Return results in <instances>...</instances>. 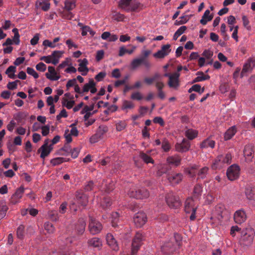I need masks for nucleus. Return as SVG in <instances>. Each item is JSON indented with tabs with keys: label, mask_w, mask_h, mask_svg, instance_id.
Instances as JSON below:
<instances>
[{
	"label": "nucleus",
	"mask_w": 255,
	"mask_h": 255,
	"mask_svg": "<svg viewBox=\"0 0 255 255\" xmlns=\"http://www.w3.org/2000/svg\"><path fill=\"white\" fill-rule=\"evenodd\" d=\"M203 191V187L202 185L197 184H196L193 189V199L198 200L200 198Z\"/></svg>",
	"instance_id": "24"
},
{
	"label": "nucleus",
	"mask_w": 255,
	"mask_h": 255,
	"mask_svg": "<svg viewBox=\"0 0 255 255\" xmlns=\"http://www.w3.org/2000/svg\"><path fill=\"white\" fill-rule=\"evenodd\" d=\"M162 148L165 152L168 151L171 148L169 142L166 138L162 141Z\"/></svg>",
	"instance_id": "58"
},
{
	"label": "nucleus",
	"mask_w": 255,
	"mask_h": 255,
	"mask_svg": "<svg viewBox=\"0 0 255 255\" xmlns=\"http://www.w3.org/2000/svg\"><path fill=\"white\" fill-rule=\"evenodd\" d=\"M210 11L209 10L207 9L205 10L201 19L200 21L202 24L206 25L208 21H210L213 19V15H210Z\"/></svg>",
	"instance_id": "35"
},
{
	"label": "nucleus",
	"mask_w": 255,
	"mask_h": 255,
	"mask_svg": "<svg viewBox=\"0 0 255 255\" xmlns=\"http://www.w3.org/2000/svg\"><path fill=\"white\" fill-rule=\"evenodd\" d=\"M131 0H121L119 1V6L127 12H129L130 3Z\"/></svg>",
	"instance_id": "41"
},
{
	"label": "nucleus",
	"mask_w": 255,
	"mask_h": 255,
	"mask_svg": "<svg viewBox=\"0 0 255 255\" xmlns=\"http://www.w3.org/2000/svg\"><path fill=\"white\" fill-rule=\"evenodd\" d=\"M237 132V128L234 126L230 128L224 133L225 140H230Z\"/></svg>",
	"instance_id": "33"
},
{
	"label": "nucleus",
	"mask_w": 255,
	"mask_h": 255,
	"mask_svg": "<svg viewBox=\"0 0 255 255\" xmlns=\"http://www.w3.org/2000/svg\"><path fill=\"white\" fill-rule=\"evenodd\" d=\"M24 192V188L23 186H20L17 188L14 193L11 196L10 199V203L15 205L20 202Z\"/></svg>",
	"instance_id": "10"
},
{
	"label": "nucleus",
	"mask_w": 255,
	"mask_h": 255,
	"mask_svg": "<svg viewBox=\"0 0 255 255\" xmlns=\"http://www.w3.org/2000/svg\"><path fill=\"white\" fill-rule=\"evenodd\" d=\"M86 227V221L84 218L79 219L78 224L76 225V229L78 234L82 235L85 231Z\"/></svg>",
	"instance_id": "28"
},
{
	"label": "nucleus",
	"mask_w": 255,
	"mask_h": 255,
	"mask_svg": "<svg viewBox=\"0 0 255 255\" xmlns=\"http://www.w3.org/2000/svg\"><path fill=\"white\" fill-rule=\"evenodd\" d=\"M180 20H176L175 21L174 25H180L181 24H183L187 22V21L189 19V17L188 15H183L180 17Z\"/></svg>",
	"instance_id": "50"
},
{
	"label": "nucleus",
	"mask_w": 255,
	"mask_h": 255,
	"mask_svg": "<svg viewBox=\"0 0 255 255\" xmlns=\"http://www.w3.org/2000/svg\"><path fill=\"white\" fill-rule=\"evenodd\" d=\"M12 31L14 33V36H13V41L15 44L18 45L20 42V40H19L20 35L18 33V29L16 28H14L12 29Z\"/></svg>",
	"instance_id": "56"
},
{
	"label": "nucleus",
	"mask_w": 255,
	"mask_h": 255,
	"mask_svg": "<svg viewBox=\"0 0 255 255\" xmlns=\"http://www.w3.org/2000/svg\"><path fill=\"white\" fill-rule=\"evenodd\" d=\"M192 90L199 93L200 94H202L204 91V88L201 89V87L200 85L195 84L192 86Z\"/></svg>",
	"instance_id": "63"
},
{
	"label": "nucleus",
	"mask_w": 255,
	"mask_h": 255,
	"mask_svg": "<svg viewBox=\"0 0 255 255\" xmlns=\"http://www.w3.org/2000/svg\"><path fill=\"white\" fill-rule=\"evenodd\" d=\"M140 5V3L135 0H131L129 6V11H134L137 9Z\"/></svg>",
	"instance_id": "48"
},
{
	"label": "nucleus",
	"mask_w": 255,
	"mask_h": 255,
	"mask_svg": "<svg viewBox=\"0 0 255 255\" xmlns=\"http://www.w3.org/2000/svg\"><path fill=\"white\" fill-rule=\"evenodd\" d=\"M103 229L102 224L94 218L89 216L88 230L91 234L97 235L101 232Z\"/></svg>",
	"instance_id": "5"
},
{
	"label": "nucleus",
	"mask_w": 255,
	"mask_h": 255,
	"mask_svg": "<svg viewBox=\"0 0 255 255\" xmlns=\"http://www.w3.org/2000/svg\"><path fill=\"white\" fill-rule=\"evenodd\" d=\"M78 61L80 62V63L79 64V67L78 68V71L80 72H82V75L83 76L86 75L89 71V69L87 67V65L88 64L87 59L86 58H84L82 60L79 59Z\"/></svg>",
	"instance_id": "21"
},
{
	"label": "nucleus",
	"mask_w": 255,
	"mask_h": 255,
	"mask_svg": "<svg viewBox=\"0 0 255 255\" xmlns=\"http://www.w3.org/2000/svg\"><path fill=\"white\" fill-rule=\"evenodd\" d=\"M240 168L236 165L233 164L230 166L227 171V176L230 180L233 181L237 179L239 176Z\"/></svg>",
	"instance_id": "7"
},
{
	"label": "nucleus",
	"mask_w": 255,
	"mask_h": 255,
	"mask_svg": "<svg viewBox=\"0 0 255 255\" xmlns=\"http://www.w3.org/2000/svg\"><path fill=\"white\" fill-rule=\"evenodd\" d=\"M63 53L64 52L62 51H54L50 55L52 59L53 64L56 65L59 62V59L62 56Z\"/></svg>",
	"instance_id": "36"
},
{
	"label": "nucleus",
	"mask_w": 255,
	"mask_h": 255,
	"mask_svg": "<svg viewBox=\"0 0 255 255\" xmlns=\"http://www.w3.org/2000/svg\"><path fill=\"white\" fill-rule=\"evenodd\" d=\"M36 6L37 8H41L43 11H48L50 8L49 0H37Z\"/></svg>",
	"instance_id": "25"
},
{
	"label": "nucleus",
	"mask_w": 255,
	"mask_h": 255,
	"mask_svg": "<svg viewBox=\"0 0 255 255\" xmlns=\"http://www.w3.org/2000/svg\"><path fill=\"white\" fill-rule=\"evenodd\" d=\"M209 168L205 166L198 170V166L196 165H194L190 167L185 168V171L190 176L192 177H195L196 175L198 176V178L204 179L206 178L207 174L208 173Z\"/></svg>",
	"instance_id": "1"
},
{
	"label": "nucleus",
	"mask_w": 255,
	"mask_h": 255,
	"mask_svg": "<svg viewBox=\"0 0 255 255\" xmlns=\"http://www.w3.org/2000/svg\"><path fill=\"white\" fill-rule=\"evenodd\" d=\"M134 104L130 101L125 100L123 103L122 109H131L134 108Z\"/></svg>",
	"instance_id": "49"
},
{
	"label": "nucleus",
	"mask_w": 255,
	"mask_h": 255,
	"mask_svg": "<svg viewBox=\"0 0 255 255\" xmlns=\"http://www.w3.org/2000/svg\"><path fill=\"white\" fill-rule=\"evenodd\" d=\"M161 77V75L160 74L158 73H155L153 76L151 77H146L144 79V82L147 85H151L154 82H155V85L156 84V82L159 81L158 80Z\"/></svg>",
	"instance_id": "30"
},
{
	"label": "nucleus",
	"mask_w": 255,
	"mask_h": 255,
	"mask_svg": "<svg viewBox=\"0 0 255 255\" xmlns=\"http://www.w3.org/2000/svg\"><path fill=\"white\" fill-rule=\"evenodd\" d=\"M130 98L133 100L139 101L143 99V96L140 92H135L131 95Z\"/></svg>",
	"instance_id": "61"
},
{
	"label": "nucleus",
	"mask_w": 255,
	"mask_h": 255,
	"mask_svg": "<svg viewBox=\"0 0 255 255\" xmlns=\"http://www.w3.org/2000/svg\"><path fill=\"white\" fill-rule=\"evenodd\" d=\"M128 195L137 199L147 198L149 196L148 191L144 188L140 189L130 188L128 192Z\"/></svg>",
	"instance_id": "4"
},
{
	"label": "nucleus",
	"mask_w": 255,
	"mask_h": 255,
	"mask_svg": "<svg viewBox=\"0 0 255 255\" xmlns=\"http://www.w3.org/2000/svg\"><path fill=\"white\" fill-rule=\"evenodd\" d=\"M167 178L172 184H177L182 180L183 175L180 173H172L167 175Z\"/></svg>",
	"instance_id": "17"
},
{
	"label": "nucleus",
	"mask_w": 255,
	"mask_h": 255,
	"mask_svg": "<svg viewBox=\"0 0 255 255\" xmlns=\"http://www.w3.org/2000/svg\"><path fill=\"white\" fill-rule=\"evenodd\" d=\"M135 47H133L132 49L128 50L125 48L124 47H121L120 48L119 55L120 56H123L125 53H127L129 54H131L133 53Z\"/></svg>",
	"instance_id": "55"
},
{
	"label": "nucleus",
	"mask_w": 255,
	"mask_h": 255,
	"mask_svg": "<svg viewBox=\"0 0 255 255\" xmlns=\"http://www.w3.org/2000/svg\"><path fill=\"white\" fill-rule=\"evenodd\" d=\"M106 240L107 244L113 250L115 251L119 250V247L117 242L112 234H107L106 236Z\"/></svg>",
	"instance_id": "18"
},
{
	"label": "nucleus",
	"mask_w": 255,
	"mask_h": 255,
	"mask_svg": "<svg viewBox=\"0 0 255 255\" xmlns=\"http://www.w3.org/2000/svg\"><path fill=\"white\" fill-rule=\"evenodd\" d=\"M215 141L211 140L209 138H207L201 142L200 144V147L201 148H207L210 147L212 148H213L215 146Z\"/></svg>",
	"instance_id": "38"
},
{
	"label": "nucleus",
	"mask_w": 255,
	"mask_h": 255,
	"mask_svg": "<svg viewBox=\"0 0 255 255\" xmlns=\"http://www.w3.org/2000/svg\"><path fill=\"white\" fill-rule=\"evenodd\" d=\"M50 219L53 221H57L59 219L57 212L55 211H50L48 213Z\"/></svg>",
	"instance_id": "60"
},
{
	"label": "nucleus",
	"mask_w": 255,
	"mask_h": 255,
	"mask_svg": "<svg viewBox=\"0 0 255 255\" xmlns=\"http://www.w3.org/2000/svg\"><path fill=\"white\" fill-rule=\"evenodd\" d=\"M180 74L178 72L172 73V76L169 77L168 85L171 88L177 89L179 86Z\"/></svg>",
	"instance_id": "14"
},
{
	"label": "nucleus",
	"mask_w": 255,
	"mask_h": 255,
	"mask_svg": "<svg viewBox=\"0 0 255 255\" xmlns=\"http://www.w3.org/2000/svg\"><path fill=\"white\" fill-rule=\"evenodd\" d=\"M181 160V157L177 154L169 156L166 159V161L168 164L172 165L175 167L180 165Z\"/></svg>",
	"instance_id": "19"
},
{
	"label": "nucleus",
	"mask_w": 255,
	"mask_h": 255,
	"mask_svg": "<svg viewBox=\"0 0 255 255\" xmlns=\"http://www.w3.org/2000/svg\"><path fill=\"white\" fill-rule=\"evenodd\" d=\"M8 210L5 200H0V220L4 218Z\"/></svg>",
	"instance_id": "27"
},
{
	"label": "nucleus",
	"mask_w": 255,
	"mask_h": 255,
	"mask_svg": "<svg viewBox=\"0 0 255 255\" xmlns=\"http://www.w3.org/2000/svg\"><path fill=\"white\" fill-rule=\"evenodd\" d=\"M77 203L82 206L85 207L88 203V199L85 195L78 194L76 196Z\"/></svg>",
	"instance_id": "37"
},
{
	"label": "nucleus",
	"mask_w": 255,
	"mask_h": 255,
	"mask_svg": "<svg viewBox=\"0 0 255 255\" xmlns=\"http://www.w3.org/2000/svg\"><path fill=\"white\" fill-rule=\"evenodd\" d=\"M161 77V75L160 74L158 73H155L153 76L151 77H146L144 79V82L147 85H151L154 82H155V85L156 84V82L159 81L158 80Z\"/></svg>",
	"instance_id": "31"
},
{
	"label": "nucleus",
	"mask_w": 255,
	"mask_h": 255,
	"mask_svg": "<svg viewBox=\"0 0 255 255\" xmlns=\"http://www.w3.org/2000/svg\"><path fill=\"white\" fill-rule=\"evenodd\" d=\"M26 116L27 115L24 113H18L15 115L14 118L17 122H20L25 118Z\"/></svg>",
	"instance_id": "64"
},
{
	"label": "nucleus",
	"mask_w": 255,
	"mask_h": 255,
	"mask_svg": "<svg viewBox=\"0 0 255 255\" xmlns=\"http://www.w3.org/2000/svg\"><path fill=\"white\" fill-rule=\"evenodd\" d=\"M75 104V101L71 100L68 101L67 99H64L62 102L63 106H65L68 109H71Z\"/></svg>",
	"instance_id": "59"
},
{
	"label": "nucleus",
	"mask_w": 255,
	"mask_h": 255,
	"mask_svg": "<svg viewBox=\"0 0 255 255\" xmlns=\"http://www.w3.org/2000/svg\"><path fill=\"white\" fill-rule=\"evenodd\" d=\"M66 158L57 157L51 160L50 163L53 165L56 166L66 161Z\"/></svg>",
	"instance_id": "52"
},
{
	"label": "nucleus",
	"mask_w": 255,
	"mask_h": 255,
	"mask_svg": "<svg viewBox=\"0 0 255 255\" xmlns=\"http://www.w3.org/2000/svg\"><path fill=\"white\" fill-rule=\"evenodd\" d=\"M48 73L45 74L46 78L51 81H56L59 79L60 76L57 75L56 72L54 67L52 66H49L48 67Z\"/></svg>",
	"instance_id": "23"
},
{
	"label": "nucleus",
	"mask_w": 255,
	"mask_h": 255,
	"mask_svg": "<svg viewBox=\"0 0 255 255\" xmlns=\"http://www.w3.org/2000/svg\"><path fill=\"white\" fill-rule=\"evenodd\" d=\"M24 226L22 225H20L17 228L16 230V235L18 238L21 239L24 237Z\"/></svg>",
	"instance_id": "54"
},
{
	"label": "nucleus",
	"mask_w": 255,
	"mask_h": 255,
	"mask_svg": "<svg viewBox=\"0 0 255 255\" xmlns=\"http://www.w3.org/2000/svg\"><path fill=\"white\" fill-rule=\"evenodd\" d=\"M143 240V236L139 232L137 233L133 239L132 243L131 253L132 255H134L139 250L141 242Z\"/></svg>",
	"instance_id": "8"
},
{
	"label": "nucleus",
	"mask_w": 255,
	"mask_h": 255,
	"mask_svg": "<svg viewBox=\"0 0 255 255\" xmlns=\"http://www.w3.org/2000/svg\"><path fill=\"white\" fill-rule=\"evenodd\" d=\"M143 59L140 57L134 59L130 63V67L132 69H135L142 64Z\"/></svg>",
	"instance_id": "44"
},
{
	"label": "nucleus",
	"mask_w": 255,
	"mask_h": 255,
	"mask_svg": "<svg viewBox=\"0 0 255 255\" xmlns=\"http://www.w3.org/2000/svg\"><path fill=\"white\" fill-rule=\"evenodd\" d=\"M146 221V215L143 212H139L136 213L133 217V222L137 227H142Z\"/></svg>",
	"instance_id": "9"
},
{
	"label": "nucleus",
	"mask_w": 255,
	"mask_h": 255,
	"mask_svg": "<svg viewBox=\"0 0 255 255\" xmlns=\"http://www.w3.org/2000/svg\"><path fill=\"white\" fill-rule=\"evenodd\" d=\"M45 145H42L38 150V152L41 151L40 156L43 159L47 156L52 150V145H50V147H45Z\"/></svg>",
	"instance_id": "26"
},
{
	"label": "nucleus",
	"mask_w": 255,
	"mask_h": 255,
	"mask_svg": "<svg viewBox=\"0 0 255 255\" xmlns=\"http://www.w3.org/2000/svg\"><path fill=\"white\" fill-rule=\"evenodd\" d=\"M119 214L118 212H114L111 215V223L114 227H118L119 223Z\"/></svg>",
	"instance_id": "42"
},
{
	"label": "nucleus",
	"mask_w": 255,
	"mask_h": 255,
	"mask_svg": "<svg viewBox=\"0 0 255 255\" xmlns=\"http://www.w3.org/2000/svg\"><path fill=\"white\" fill-rule=\"evenodd\" d=\"M196 209L194 207V200L192 197L188 198L185 202V211L186 213H190L193 210Z\"/></svg>",
	"instance_id": "22"
},
{
	"label": "nucleus",
	"mask_w": 255,
	"mask_h": 255,
	"mask_svg": "<svg viewBox=\"0 0 255 255\" xmlns=\"http://www.w3.org/2000/svg\"><path fill=\"white\" fill-rule=\"evenodd\" d=\"M52 255H69V254L66 247H63L62 245V248L60 249V251L52 252Z\"/></svg>",
	"instance_id": "57"
},
{
	"label": "nucleus",
	"mask_w": 255,
	"mask_h": 255,
	"mask_svg": "<svg viewBox=\"0 0 255 255\" xmlns=\"http://www.w3.org/2000/svg\"><path fill=\"white\" fill-rule=\"evenodd\" d=\"M176 247L177 246L173 244L172 242H168L162 246L161 251L165 254H170L175 251Z\"/></svg>",
	"instance_id": "20"
},
{
	"label": "nucleus",
	"mask_w": 255,
	"mask_h": 255,
	"mask_svg": "<svg viewBox=\"0 0 255 255\" xmlns=\"http://www.w3.org/2000/svg\"><path fill=\"white\" fill-rule=\"evenodd\" d=\"M196 75L198 76L193 81L192 83L199 82L205 80H209L210 77L208 75H205L203 72H197Z\"/></svg>",
	"instance_id": "34"
},
{
	"label": "nucleus",
	"mask_w": 255,
	"mask_h": 255,
	"mask_svg": "<svg viewBox=\"0 0 255 255\" xmlns=\"http://www.w3.org/2000/svg\"><path fill=\"white\" fill-rule=\"evenodd\" d=\"M255 67V59L249 58L244 65L242 71L241 73V78L245 76L247 73L251 72Z\"/></svg>",
	"instance_id": "11"
},
{
	"label": "nucleus",
	"mask_w": 255,
	"mask_h": 255,
	"mask_svg": "<svg viewBox=\"0 0 255 255\" xmlns=\"http://www.w3.org/2000/svg\"><path fill=\"white\" fill-rule=\"evenodd\" d=\"M198 131L193 129H188L185 131V136L190 140H192L198 135Z\"/></svg>",
	"instance_id": "39"
},
{
	"label": "nucleus",
	"mask_w": 255,
	"mask_h": 255,
	"mask_svg": "<svg viewBox=\"0 0 255 255\" xmlns=\"http://www.w3.org/2000/svg\"><path fill=\"white\" fill-rule=\"evenodd\" d=\"M164 87V84L162 81L156 82L155 87L158 91V97L160 99H164L165 97V93L162 91V89Z\"/></svg>",
	"instance_id": "29"
},
{
	"label": "nucleus",
	"mask_w": 255,
	"mask_h": 255,
	"mask_svg": "<svg viewBox=\"0 0 255 255\" xmlns=\"http://www.w3.org/2000/svg\"><path fill=\"white\" fill-rule=\"evenodd\" d=\"M244 155L247 162L252 161L254 156V145L252 144H248L245 146Z\"/></svg>",
	"instance_id": "13"
},
{
	"label": "nucleus",
	"mask_w": 255,
	"mask_h": 255,
	"mask_svg": "<svg viewBox=\"0 0 255 255\" xmlns=\"http://www.w3.org/2000/svg\"><path fill=\"white\" fill-rule=\"evenodd\" d=\"M108 128L107 127L105 126H100L98 128L96 133L98 134V135L102 137L103 135L108 131Z\"/></svg>",
	"instance_id": "53"
},
{
	"label": "nucleus",
	"mask_w": 255,
	"mask_h": 255,
	"mask_svg": "<svg viewBox=\"0 0 255 255\" xmlns=\"http://www.w3.org/2000/svg\"><path fill=\"white\" fill-rule=\"evenodd\" d=\"M112 205V201L109 197H104L101 202V206L104 209H107Z\"/></svg>",
	"instance_id": "43"
},
{
	"label": "nucleus",
	"mask_w": 255,
	"mask_h": 255,
	"mask_svg": "<svg viewBox=\"0 0 255 255\" xmlns=\"http://www.w3.org/2000/svg\"><path fill=\"white\" fill-rule=\"evenodd\" d=\"M139 157L142 159L146 163H153L154 160L151 158L150 156L147 154L141 152L139 154Z\"/></svg>",
	"instance_id": "46"
},
{
	"label": "nucleus",
	"mask_w": 255,
	"mask_h": 255,
	"mask_svg": "<svg viewBox=\"0 0 255 255\" xmlns=\"http://www.w3.org/2000/svg\"><path fill=\"white\" fill-rule=\"evenodd\" d=\"M76 0H66L65 1L64 8L65 10L71 11L76 7Z\"/></svg>",
	"instance_id": "40"
},
{
	"label": "nucleus",
	"mask_w": 255,
	"mask_h": 255,
	"mask_svg": "<svg viewBox=\"0 0 255 255\" xmlns=\"http://www.w3.org/2000/svg\"><path fill=\"white\" fill-rule=\"evenodd\" d=\"M190 147V142L184 138L181 143H177L175 144V149L179 152H184L188 151Z\"/></svg>",
	"instance_id": "15"
},
{
	"label": "nucleus",
	"mask_w": 255,
	"mask_h": 255,
	"mask_svg": "<svg viewBox=\"0 0 255 255\" xmlns=\"http://www.w3.org/2000/svg\"><path fill=\"white\" fill-rule=\"evenodd\" d=\"M44 227L49 234H52L55 231V228L53 225L49 222L44 223Z\"/></svg>",
	"instance_id": "51"
},
{
	"label": "nucleus",
	"mask_w": 255,
	"mask_h": 255,
	"mask_svg": "<svg viewBox=\"0 0 255 255\" xmlns=\"http://www.w3.org/2000/svg\"><path fill=\"white\" fill-rule=\"evenodd\" d=\"M166 202L171 208L177 209L181 206V202L178 196L173 193H168L165 197Z\"/></svg>",
	"instance_id": "6"
},
{
	"label": "nucleus",
	"mask_w": 255,
	"mask_h": 255,
	"mask_svg": "<svg viewBox=\"0 0 255 255\" xmlns=\"http://www.w3.org/2000/svg\"><path fill=\"white\" fill-rule=\"evenodd\" d=\"M245 194L248 199L250 200L254 199V193L251 187H248L246 188Z\"/></svg>",
	"instance_id": "47"
},
{
	"label": "nucleus",
	"mask_w": 255,
	"mask_h": 255,
	"mask_svg": "<svg viewBox=\"0 0 255 255\" xmlns=\"http://www.w3.org/2000/svg\"><path fill=\"white\" fill-rule=\"evenodd\" d=\"M96 86V83L94 82L93 79H90L88 83L85 84L83 86V92H88L90 90L92 87Z\"/></svg>",
	"instance_id": "45"
},
{
	"label": "nucleus",
	"mask_w": 255,
	"mask_h": 255,
	"mask_svg": "<svg viewBox=\"0 0 255 255\" xmlns=\"http://www.w3.org/2000/svg\"><path fill=\"white\" fill-rule=\"evenodd\" d=\"M88 244L89 246L97 248L98 249H100L102 246L101 240L99 238L96 237H94L89 240Z\"/></svg>",
	"instance_id": "32"
},
{
	"label": "nucleus",
	"mask_w": 255,
	"mask_h": 255,
	"mask_svg": "<svg viewBox=\"0 0 255 255\" xmlns=\"http://www.w3.org/2000/svg\"><path fill=\"white\" fill-rule=\"evenodd\" d=\"M247 219L245 212L243 210H239L235 212L234 216L235 222L238 224L245 222Z\"/></svg>",
	"instance_id": "16"
},
{
	"label": "nucleus",
	"mask_w": 255,
	"mask_h": 255,
	"mask_svg": "<svg viewBox=\"0 0 255 255\" xmlns=\"http://www.w3.org/2000/svg\"><path fill=\"white\" fill-rule=\"evenodd\" d=\"M255 233L252 228H248L242 231L240 242L245 246H249L253 243Z\"/></svg>",
	"instance_id": "3"
},
{
	"label": "nucleus",
	"mask_w": 255,
	"mask_h": 255,
	"mask_svg": "<svg viewBox=\"0 0 255 255\" xmlns=\"http://www.w3.org/2000/svg\"><path fill=\"white\" fill-rule=\"evenodd\" d=\"M170 45L169 44L162 46L160 50L153 54V56L156 58H163L167 56L171 52Z\"/></svg>",
	"instance_id": "12"
},
{
	"label": "nucleus",
	"mask_w": 255,
	"mask_h": 255,
	"mask_svg": "<svg viewBox=\"0 0 255 255\" xmlns=\"http://www.w3.org/2000/svg\"><path fill=\"white\" fill-rule=\"evenodd\" d=\"M116 126L117 130L120 131L123 130L126 128L127 124L124 121H120L116 124Z\"/></svg>",
	"instance_id": "62"
},
{
	"label": "nucleus",
	"mask_w": 255,
	"mask_h": 255,
	"mask_svg": "<svg viewBox=\"0 0 255 255\" xmlns=\"http://www.w3.org/2000/svg\"><path fill=\"white\" fill-rule=\"evenodd\" d=\"M232 156L231 153H228L225 155H220L215 159L212 165V168L215 170L218 168H222L226 164L231 163Z\"/></svg>",
	"instance_id": "2"
}]
</instances>
